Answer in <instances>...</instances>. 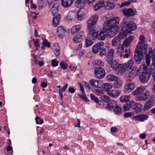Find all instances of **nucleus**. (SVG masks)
<instances>
[{
  "instance_id": "obj_27",
  "label": "nucleus",
  "mask_w": 155,
  "mask_h": 155,
  "mask_svg": "<svg viewBox=\"0 0 155 155\" xmlns=\"http://www.w3.org/2000/svg\"><path fill=\"white\" fill-rule=\"evenodd\" d=\"M61 16L60 14H58L53 18L52 25L54 27H56L58 25L60 21Z\"/></svg>"
},
{
  "instance_id": "obj_47",
  "label": "nucleus",
  "mask_w": 155,
  "mask_h": 155,
  "mask_svg": "<svg viewBox=\"0 0 155 155\" xmlns=\"http://www.w3.org/2000/svg\"><path fill=\"white\" fill-rule=\"evenodd\" d=\"M130 107L131 108V102L129 104H124L123 106V109L124 111H127Z\"/></svg>"
},
{
  "instance_id": "obj_22",
  "label": "nucleus",
  "mask_w": 155,
  "mask_h": 155,
  "mask_svg": "<svg viewBox=\"0 0 155 155\" xmlns=\"http://www.w3.org/2000/svg\"><path fill=\"white\" fill-rule=\"evenodd\" d=\"M145 89L146 88L145 87L141 86L138 87L135 90L133 91L132 94V95L134 96L137 95H139V96L144 92L145 91Z\"/></svg>"
},
{
  "instance_id": "obj_40",
  "label": "nucleus",
  "mask_w": 155,
  "mask_h": 155,
  "mask_svg": "<svg viewBox=\"0 0 155 155\" xmlns=\"http://www.w3.org/2000/svg\"><path fill=\"white\" fill-rule=\"evenodd\" d=\"M103 87L105 90L108 93L109 91H110L112 88V86L110 83H104L103 84Z\"/></svg>"
},
{
  "instance_id": "obj_57",
  "label": "nucleus",
  "mask_w": 155,
  "mask_h": 155,
  "mask_svg": "<svg viewBox=\"0 0 155 155\" xmlns=\"http://www.w3.org/2000/svg\"><path fill=\"white\" fill-rule=\"evenodd\" d=\"M130 52V51L129 50L128 53H125V54H120V58H128Z\"/></svg>"
},
{
  "instance_id": "obj_63",
  "label": "nucleus",
  "mask_w": 155,
  "mask_h": 155,
  "mask_svg": "<svg viewBox=\"0 0 155 155\" xmlns=\"http://www.w3.org/2000/svg\"><path fill=\"white\" fill-rule=\"evenodd\" d=\"M31 16L34 18H36L37 17V15L39 13V12H35L34 11H31Z\"/></svg>"
},
{
  "instance_id": "obj_15",
  "label": "nucleus",
  "mask_w": 155,
  "mask_h": 155,
  "mask_svg": "<svg viewBox=\"0 0 155 155\" xmlns=\"http://www.w3.org/2000/svg\"><path fill=\"white\" fill-rule=\"evenodd\" d=\"M87 13V10H78L77 15V19L79 21L82 20L85 18Z\"/></svg>"
},
{
  "instance_id": "obj_38",
  "label": "nucleus",
  "mask_w": 155,
  "mask_h": 155,
  "mask_svg": "<svg viewBox=\"0 0 155 155\" xmlns=\"http://www.w3.org/2000/svg\"><path fill=\"white\" fill-rule=\"evenodd\" d=\"M124 47L122 45H120L116 48L117 52L118 53V56L120 57V54H124Z\"/></svg>"
},
{
  "instance_id": "obj_45",
  "label": "nucleus",
  "mask_w": 155,
  "mask_h": 155,
  "mask_svg": "<svg viewBox=\"0 0 155 155\" xmlns=\"http://www.w3.org/2000/svg\"><path fill=\"white\" fill-rule=\"evenodd\" d=\"M120 39L117 36L114 38L112 41V45L114 46H116L117 43L119 42Z\"/></svg>"
},
{
  "instance_id": "obj_50",
  "label": "nucleus",
  "mask_w": 155,
  "mask_h": 155,
  "mask_svg": "<svg viewBox=\"0 0 155 155\" xmlns=\"http://www.w3.org/2000/svg\"><path fill=\"white\" fill-rule=\"evenodd\" d=\"M148 66H146L145 64H143L141 65L139 69L140 71H145L148 68Z\"/></svg>"
},
{
  "instance_id": "obj_37",
  "label": "nucleus",
  "mask_w": 155,
  "mask_h": 155,
  "mask_svg": "<svg viewBox=\"0 0 155 155\" xmlns=\"http://www.w3.org/2000/svg\"><path fill=\"white\" fill-rule=\"evenodd\" d=\"M68 86V84L67 83H66L64 86L61 89H59L58 91V93L61 97V100H62L63 98V95L62 92H64L65 90Z\"/></svg>"
},
{
  "instance_id": "obj_6",
  "label": "nucleus",
  "mask_w": 155,
  "mask_h": 155,
  "mask_svg": "<svg viewBox=\"0 0 155 155\" xmlns=\"http://www.w3.org/2000/svg\"><path fill=\"white\" fill-rule=\"evenodd\" d=\"M150 95V93L149 91L147 90H146L140 95L136 97L135 99L136 101L139 102L145 101L149 98Z\"/></svg>"
},
{
  "instance_id": "obj_34",
  "label": "nucleus",
  "mask_w": 155,
  "mask_h": 155,
  "mask_svg": "<svg viewBox=\"0 0 155 155\" xmlns=\"http://www.w3.org/2000/svg\"><path fill=\"white\" fill-rule=\"evenodd\" d=\"M122 12L124 15L127 16H133L136 13L134 10H122Z\"/></svg>"
},
{
  "instance_id": "obj_58",
  "label": "nucleus",
  "mask_w": 155,
  "mask_h": 155,
  "mask_svg": "<svg viewBox=\"0 0 155 155\" xmlns=\"http://www.w3.org/2000/svg\"><path fill=\"white\" fill-rule=\"evenodd\" d=\"M6 150L9 153V155H12L13 153V150L12 147L11 146H8L6 148Z\"/></svg>"
},
{
  "instance_id": "obj_64",
  "label": "nucleus",
  "mask_w": 155,
  "mask_h": 155,
  "mask_svg": "<svg viewBox=\"0 0 155 155\" xmlns=\"http://www.w3.org/2000/svg\"><path fill=\"white\" fill-rule=\"evenodd\" d=\"M130 2L127 1V2H125L122 3L121 5V7H123L124 6H127L130 5Z\"/></svg>"
},
{
  "instance_id": "obj_8",
  "label": "nucleus",
  "mask_w": 155,
  "mask_h": 155,
  "mask_svg": "<svg viewBox=\"0 0 155 155\" xmlns=\"http://www.w3.org/2000/svg\"><path fill=\"white\" fill-rule=\"evenodd\" d=\"M131 108L134 110L135 113L138 114L141 111L143 107L142 105L140 103H136L134 101L131 102Z\"/></svg>"
},
{
  "instance_id": "obj_28",
  "label": "nucleus",
  "mask_w": 155,
  "mask_h": 155,
  "mask_svg": "<svg viewBox=\"0 0 155 155\" xmlns=\"http://www.w3.org/2000/svg\"><path fill=\"white\" fill-rule=\"evenodd\" d=\"M74 0H61V5L66 8L70 6L73 2Z\"/></svg>"
},
{
  "instance_id": "obj_39",
  "label": "nucleus",
  "mask_w": 155,
  "mask_h": 155,
  "mask_svg": "<svg viewBox=\"0 0 155 155\" xmlns=\"http://www.w3.org/2000/svg\"><path fill=\"white\" fill-rule=\"evenodd\" d=\"M117 77L114 74H110L107 76L106 80L108 81H114Z\"/></svg>"
},
{
  "instance_id": "obj_20",
  "label": "nucleus",
  "mask_w": 155,
  "mask_h": 155,
  "mask_svg": "<svg viewBox=\"0 0 155 155\" xmlns=\"http://www.w3.org/2000/svg\"><path fill=\"white\" fill-rule=\"evenodd\" d=\"M86 0H75V6L79 9L83 8L85 7V2Z\"/></svg>"
},
{
  "instance_id": "obj_59",
  "label": "nucleus",
  "mask_w": 155,
  "mask_h": 155,
  "mask_svg": "<svg viewBox=\"0 0 155 155\" xmlns=\"http://www.w3.org/2000/svg\"><path fill=\"white\" fill-rule=\"evenodd\" d=\"M90 97L91 99L94 100L95 102L97 103L98 102V99L94 94H90Z\"/></svg>"
},
{
  "instance_id": "obj_29",
  "label": "nucleus",
  "mask_w": 155,
  "mask_h": 155,
  "mask_svg": "<svg viewBox=\"0 0 155 155\" xmlns=\"http://www.w3.org/2000/svg\"><path fill=\"white\" fill-rule=\"evenodd\" d=\"M114 53V50L113 49H111L109 50L107 56V58L106 59V61L108 63L111 62V61H112Z\"/></svg>"
},
{
  "instance_id": "obj_1",
  "label": "nucleus",
  "mask_w": 155,
  "mask_h": 155,
  "mask_svg": "<svg viewBox=\"0 0 155 155\" xmlns=\"http://www.w3.org/2000/svg\"><path fill=\"white\" fill-rule=\"evenodd\" d=\"M139 42L135 48L134 59L137 64H140L143 58V54H146L148 45L144 43L145 37L143 35L140 36Z\"/></svg>"
},
{
  "instance_id": "obj_14",
  "label": "nucleus",
  "mask_w": 155,
  "mask_h": 155,
  "mask_svg": "<svg viewBox=\"0 0 155 155\" xmlns=\"http://www.w3.org/2000/svg\"><path fill=\"white\" fill-rule=\"evenodd\" d=\"M148 117L145 114H141L133 117L132 119L135 121L143 122L147 120Z\"/></svg>"
},
{
  "instance_id": "obj_4",
  "label": "nucleus",
  "mask_w": 155,
  "mask_h": 155,
  "mask_svg": "<svg viewBox=\"0 0 155 155\" xmlns=\"http://www.w3.org/2000/svg\"><path fill=\"white\" fill-rule=\"evenodd\" d=\"M114 34L112 33L106 27L103 26V29L100 31V33L97 36V38L99 40H103L106 37L108 36L110 37L114 36Z\"/></svg>"
},
{
  "instance_id": "obj_16",
  "label": "nucleus",
  "mask_w": 155,
  "mask_h": 155,
  "mask_svg": "<svg viewBox=\"0 0 155 155\" xmlns=\"http://www.w3.org/2000/svg\"><path fill=\"white\" fill-rule=\"evenodd\" d=\"M130 33V31L129 30H127L125 28L122 27L121 31L119 33L117 37H119L120 39H122L126 37L127 35Z\"/></svg>"
},
{
  "instance_id": "obj_41",
  "label": "nucleus",
  "mask_w": 155,
  "mask_h": 155,
  "mask_svg": "<svg viewBox=\"0 0 155 155\" xmlns=\"http://www.w3.org/2000/svg\"><path fill=\"white\" fill-rule=\"evenodd\" d=\"M91 39L89 37H86L85 38V46L86 47H88L93 44V42L91 40Z\"/></svg>"
},
{
  "instance_id": "obj_56",
  "label": "nucleus",
  "mask_w": 155,
  "mask_h": 155,
  "mask_svg": "<svg viewBox=\"0 0 155 155\" xmlns=\"http://www.w3.org/2000/svg\"><path fill=\"white\" fill-rule=\"evenodd\" d=\"M43 45L48 48H49L51 47L50 43L46 39H45L43 40Z\"/></svg>"
},
{
  "instance_id": "obj_36",
  "label": "nucleus",
  "mask_w": 155,
  "mask_h": 155,
  "mask_svg": "<svg viewBox=\"0 0 155 155\" xmlns=\"http://www.w3.org/2000/svg\"><path fill=\"white\" fill-rule=\"evenodd\" d=\"M125 77L127 81L129 83H130V82L133 81L134 79V75L131 73L127 74L125 75Z\"/></svg>"
},
{
  "instance_id": "obj_17",
  "label": "nucleus",
  "mask_w": 155,
  "mask_h": 155,
  "mask_svg": "<svg viewBox=\"0 0 155 155\" xmlns=\"http://www.w3.org/2000/svg\"><path fill=\"white\" fill-rule=\"evenodd\" d=\"M66 31L65 27L64 26H59L57 30V34L58 37L60 38L64 36Z\"/></svg>"
},
{
  "instance_id": "obj_55",
  "label": "nucleus",
  "mask_w": 155,
  "mask_h": 155,
  "mask_svg": "<svg viewBox=\"0 0 155 155\" xmlns=\"http://www.w3.org/2000/svg\"><path fill=\"white\" fill-rule=\"evenodd\" d=\"M73 40L76 43H79L81 41L82 39L81 37H79L78 36H75L74 37Z\"/></svg>"
},
{
  "instance_id": "obj_12",
  "label": "nucleus",
  "mask_w": 155,
  "mask_h": 155,
  "mask_svg": "<svg viewBox=\"0 0 155 155\" xmlns=\"http://www.w3.org/2000/svg\"><path fill=\"white\" fill-rule=\"evenodd\" d=\"M89 84L91 86L96 88H100L103 83L101 80L99 81L94 79H92L90 80Z\"/></svg>"
},
{
  "instance_id": "obj_13",
  "label": "nucleus",
  "mask_w": 155,
  "mask_h": 155,
  "mask_svg": "<svg viewBox=\"0 0 155 155\" xmlns=\"http://www.w3.org/2000/svg\"><path fill=\"white\" fill-rule=\"evenodd\" d=\"M104 45V43L102 41L96 43L92 47V50L94 54L97 53L101 50Z\"/></svg>"
},
{
  "instance_id": "obj_5",
  "label": "nucleus",
  "mask_w": 155,
  "mask_h": 155,
  "mask_svg": "<svg viewBox=\"0 0 155 155\" xmlns=\"http://www.w3.org/2000/svg\"><path fill=\"white\" fill-rule=\"evenodd\" d=\"M98 17L96 15H94L90 17L87 20L86 23L87 28H92L97 23Z\"/></svg>"
},
{
  "instance_id": "obj_44",
  "label": "nucleus",
  "mask_w": 155,
  "mask_h": 155,
  "mask_svg": "<svg viewBox=\"0 0 155 155\" xmlns=\"http://www.w3.org/2000/svg\"><path fill=\"white\" fill-rule=\"evenodd\" d=\"M130 99V97L128 95H124L121 96L120 97V101L121 102H127Z\"/></svg>"
},
{
  "instance_id": "obj_35",
  "label": "nucleus",
  "mask_w": 155,
  "mask_h": 155,
  "mask_svg": "<svg viewBox=\"0 0 155 155\" xmlns=\"http://www.w3.org/2000/svg\"><path fill=\"white\" fill-rule=\"evenodd\" d=\"M134 62L132 60H130L127 62L124 63V67L126 70H130L132 68L134 64Z\"/></svg>"
},
{
  "instance_id": "obj_48",
  "label": "nucleus",
  "mask_w": 155,
  "mask_h": 155,
  "mask_svg": "<svg viewBox=\"0 0 155 155\" xmlns=\"http://www.w3.org/2000/svg\"><path fill=\"white\" fill-rule=\"evenodd\" d=\"M35 120L37 124H42L43 123V120L39 117H36L35 118Z\"/></svg>"
},
{
  "instance_id": "obj_23",
  "label": "nucleus",
  "mask_w": 155,
  "mask_h": 155,
  "mask_svg": "<svg viewBox=\"0 0 155 155\" xmlns=\"http://www.w3.org/2000/svg\"><path fill=\"white\" fill-rule=\"evenodd\" d=\"M81 28V25H76L73 26L71 28V33L72 35L77 33L80 31Z\"/></svg>"
},
{
  "instance_id": "obj_18",
  "label": "nucleus",
  "mask_w": 155,
  "mask_h": 155,
  "mask_svg": "<svg viewBox=\"0 0 155 155\" xmlns=\"http://www.w3.org/2000/svg\"><path fill=\"white\" fill-rule=\"evenodd\" d=\"M154 103L153 98H150L149 100L145 104L143 107L144 111H146L148 110L153 106Z\"/></svg>"
},
{
  "instance_id": "obj_2",
  "label": "nucleus",
  "mask_w": 155,
  "mask_h": 155,
  "mask_svg": "<svg viewBox=\"0 0 155 155\" xmlns=\"http://www.w3.org/2000/svg\"><path fill=\"white\" fill-rule=\"evenodd\" d=\"M151 55L152 58V62L148 71L150 72L153 80H155V49L152 50V48L150 47L148 54H146V63L147 65L149 66L150 64Z\"/></svg>"
},
{
  "instance_id": "obj_32",
  "label": "nucleus",
  "mask_w": 155,
  "mask_h": 155,
  "mask_svg": "<svg viewBox=\"0 0 155 155\" xmlns=\"http://www.w3.org/2000/svg\"><path fill=\"white\" fill-rule=\"evenodd\" d=\"M122 84V81L118 77L114 81L113 84V86L114 88H119L120 87Z\"/></svg>"
},
{
  "instance_id": "obj_24",
  "label": "nucleus",
  "mask_w": 155,
  "mask_h": 155,
  "mask_svg": "<svg viewBox=\"0 0 155 155\" xmlns=\"http://www.w3.org/2000/svg\"><path fill=\"white\" fill-rule=\"evenodd\" d=\"M76 12L75 10H71L69 12L68 16L66 17V20L71 21L76 18Z\"/></svg>"
},
{
  "instance_id": "obj_31",
  "label": "nucleus",
  "mask_w": 155,
  "mask_h": 155,
  "mask_svg": "<svg viewBox=\"0 0 155 155\" xmlns=\"http://www.w3.org/2000/svg\"><path fill=\"white\" fill-rule=\"evenodd\" d=\"M134 36H130L126 38L123 42V44L126 47H127L131 43L132 41L134 39Z\"/></svg>"
},
{
  "instance_id": "obj_42",
  "label": "nucleus",
  "mask_w": 155,
  "mask_h": 155,
  "mask_svg": "<svg viewBox=\"0 0 155 155\" xmlns=\"http://www.w3.org/2000/svg\"><path fill=\"white\" fill-rule=\"evenodd\" d=\"M114 114L116 115H120L121 112V109L117 105L113 110Z\"/></svg>"
},
{
  "instance_id": "obj_30",
  "label": "nucleus",
  "mask_w": 155,
  "mask_h": 155,
  "mask_svg": "<svg viewBox=\"0 0 155 155\" xmlns=\"http://www.w3.org/2000/svg\"><path fill=\"white\" fill-rule=\"evenodd\" d=\"M53 51L57 57H59L60 53V48L59 45L58 43L54 44L53 48Z\"/></svg>"
},
{
  "instance_id": "obj_26",
  "label": "nucleus",
  "mask_w": 155,
  "mask_h": 155,
  "mask_svg": "<svg viewBox=\"0 0 155 155\" xmlns=\"http://www.w3.org/2000/svg\"><path fill=\"white\" fill-rule=\"evenodd\" d=\"M116 105V101L114 100H111L110 102L106 104V108L108 110H111Z\"/></svg>"
},
{
  "instance_id": "obj_53",
  "label": "nucleus",
  "mask_w": 155,
  "mask_h": 155,
  "mask_svg": "<svg viewBox=\"0 0 155 155\" xmlns=\"http://www.w3.org/2000/svg\"><path fill=\"white\" fill-rule=\"evenodd\" d=\"M101 98L105 102H107L110 100L109 97L106 95H103L101 96Z\"/></svg>"
},
{
  "instance_id": "obj_62",
  "label": "nucleus",
  "mask_w": 155,
  "mask_h": 155,
  "mask_svg": "<svg viewBox=\"0 0 155 155\" xmlns=\"http://www.w3.org/2000/svg\"><path fill=\"white\" fill-rule=\"evenodd\" d=\"M78 96L81 99H83L85 101H87L88 99L86 98L85 95L82 94V95L78 94Z\"/></svg>"
},
{
  "instance_id": "obj_54",
  "label": "nucleus",
  "mask_w": 155,
  "mask_h": 155,
  "mask_svg": "<svg viewBox=\"0 0 155 155\" xmlns=\"http://www.w3.org/2000/svg\"><path fill=\"white\" fill-rule=\"evenodd\" d=\"M58 62L56 59L52 60L51 61V64L53 67L57 66L58 65Z\"/></svg>"
},
{
  "instance_id": "obj_25",
  "label": "nucleus",
  "mask_w": 155,
  "mask_h": 155,
  "mask_svg": "<svg viewBox=\"0 0 155 155\" xmlns=\"http://www.w3.org/2000/svg\"><path fill=\"white\" fill-rule=\"evenodd\" d=\"M124 28L130 31H134L137 28L136 24L132 21H130L128 23L127 26H126Z\"/></svg>"
},
{
  "instance_id": "obj_61",
  "label": "nucleus",
  "mask_w": 155,
  "mask_h": 155,
  "mask_svg": "<svg viewBox=\"0 0 155 155\" xmlns=\"http://www.w3.org/2000/svg\"><path fill=\"white\" fill-rule=\"evenodd\" d=\"M84 87L85 88L86 90L87 91H89L90 89V86L89 85L88 83L87 82H85Z\"/></svg>"
},
{
  "instance_id": "obj_33",
  "label": "nucleus",
  "mask_w": 155,
  "mask_h": 155,
  "mask_svg": "<svg viewBox=\"0 0 155 155\" xmlns=\"http://www.w3.org/2000/svg\"><path fill=\"white\" fill-rule=\"evenodd\" d=\"M104 2L103 0H101L97 2L93 7L94 10H97L101 8L104 4Z\"/></svg>"
},
{
  "instance_id": "obj_49",
  "label": "nucleus",
  "mask_w": 155,
  "mask_h": 155,
  "mask_svg": "<svg viewBox=\"0 0 155 155\" xmlns=\"http://www.w3.org/2000/svg\"><path fill=\"white\" fill-rule=\"evenodd\" d=\"M128 18L127 17H125L123 19L122 22V27L124 28L126 26H127V21L128 20Z\"/></svg>"
},
{
  "instance_id": "obj_60",
  "label": "nucleus",
  "mask_w": 155,
  "mask_h": 155,
  "mask_svg": "<svg viewBox=\"0 0 155 155\" xmlns=\"http://www.w3.org/2000/svg\"><path fill=\"white\" fill-rule=\"evenodd\" d=\"M134 113L131 112H127L125 113L124 114V117L125 118H127L128 117H130L133 116Z\"/></svg>"
},
{
  "instance_id": "obj_10",
  "label": "nucleus",
  "mask_w": 155,
  "mask_h": 155,
  "mask_svg": "<svg viewBox=\"0 0 155 155\" xmlns=\"http://www.w3.org/2000/svg\"><path fill=\"white\" fill-rule=\"evenodd\" d=\"M135 87V84L134 82L128 83L126 84L123 91L125 93H128L134 90Z\"/></svg>"
},
{
  "instance_id": "obj_9",
  "label": "nucleus",
  "mask_w": 155,
  "mask_h": 155,
  "mask_svg": "<svg viewBox=\"0 0 155 155\" xmlns=\"http://www.w3.org/2000/svg\"><path fill=\"white\" fill-rule=\"evenodd\" d=\"M150 77V74L148 72H143L140 75V78L141 82L143 83L148 82Z\"/></svg>"
},
{
  "instance_id": "obj_11",
  "label": "nucleus",
  "mask_w": 155,
  "mask_h": 155,
  "mask_svg": "<svg viewBox=\"0 0 155 155\" xmlns=\"http://www.w3.org/2000/svg\"><path fill=\"white\" fill-rule=\"evenodd\" d=\"M88 30V36L89 38L93 40H95L97 37V31L93 28H87Z\"/></svg>"
},
{
  "instance_id": "obj_7",
  "label": "nucleus",
  "mask_w": 155,
  "mask_h": 155,
  "mask_svg": "<svg viewBox=\"0 0 155 155\" xmlns=\"http://www.w3.org/2000/svg\"><path fill=\"white\" fill-rule=\"evenodd\" d=\"M94 74L95 77L99 79L103 78L105 75L104 70L100 67L95 68L94 70Z\"/></svg>"
},
{
  "instance_id": "obj_3",
  "label": "nucleus",
  "mask_w": 155,
  "mask_h": 155,
  "mask_svg": "<svg viewBox=\"0 0 155 155\" xmlns=\"http://www.w3.org/2000/svg\"><path fill=\"white\" fill-rule=\"evenodd\" d=\"M119 22V18L118 17H114L108 21H105L103 26L108 28L114 34L119 30L118 25Z\"/></svg>"
},
{
  "instance_id": "obj_52",
  "label": "nucleus",
  "mask_w": 155,
  "mask_h": 155,
  "mask_svg": "<svg viewBox=\"0 0 155 155\" xmlns=\"http://www.w3.org/2000/svg\"><path fill=\"white\" fill-rule=\"evenodd\" d=\"M95 64L96 65H98L102 67L104 65L103 62L100 60H96L94 61Z\"/></svg>"
},
{
  "instance_id": "obj_21",
  "label": "nucleus",
  "mask_w": 155,
  "mask_h": 155,
  "mask_svg": "<svg viewBox=\"0 0 155 155\" xmlns=\"http://www.w3.org/2000/svg\"><path fill=\"white\" fill-rule=\"evenodd\" d=\"M120 93V91L118 90H111L108 91L107 94L112 97L115 98L119 96Z\"/></svg>"
},
{
  "instance_id": "obj_19",
  "label": "nucleus",
  "mask_w": 155,
  "mask_h": 155,
  "mask_svg": "<svg viewBox=\"0 0 155 155\" xmlns=\"http://www.w3.org/2000/svg\"><path fill=\"white\" fill-rule=\"evenodd\" d=\"M126 69L123 64H118L116 69V72L118 75H121L125 73Z\"/></svg>"
},
{
  "instance_id": "obj_51",
  "label": "nucleus",
  "mask_w": 155,
  "mask_h": 155,
  "mask_svg": "<svg viewBox=\"0 0 155 155\" xmlns=\"http://www.w3.org/2000/svg\"><path fill=\"white\" fill-rule=\"evenodd\" d=\"M109 63L111 64V67L114 69L116 70L117 68V65H118L117 63L116 62L112 61H111V62Z\"/></svg>"
},
{
  "instance_id": "obj_46",
  "label": "nucleus",
  "mask_w": 155,
  "mask_h": 155,
  "mask_svg": "<svg viewBox=\"0 0 155 155\" xmlns=\"http://www.w3.org/2000/svg\"><path fill=\"white\" fill-rule=\"evenodd\" d=\"M60 65L61 68L63 70H65L67 69L68 65L65 62L62 61L60 63Z\"/></svg>"
},
{
  "instance_id": "obj_43",
  "label": "nucleus",
  "mask_w": 155,
  "mask_h": 155,
  "mask_svg": "<svg viewBox=\"0 0 155 155\" xmlns=\"http://www.w3.org/2000/svg\"><path fill=\"white\" fill-rule=\"evenodd\" d=\"M106 6L105 9L106 10H110V9H114L115 6V5L113 3H110L109 2H107Z\"/></svg>"
}]
</instances>
